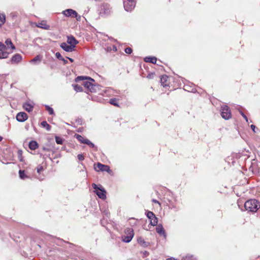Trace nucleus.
Returning a JSON list of instances; mask_svg holds the SVG:
<instances>
[{
    "mask_svg": "<svg viewBox=\"0 0 260 260\" xmlns=\"http://www.w3.org/2000/svg\"><path fill=\"white\" fill-rule=\"evenodd\" d=\"M75 81L76 82L82 81V83L81 84L82 85H83L85 88H87L91 92H94L96 91V87L92 82H94V80L91 78L84 76H78L76 78Z\"/></svg>",
    "mask_w": 260,
    "mask_h": 260,
    "instance_id": "obj_1",
    "label": "nucleus"
},
{
    "mask_svg": "<svg viewBox=\"0 0 260 260\" xmlns=\"http://www.w3.org/2000/svg\"><path fill=\"white\" fill-rule=\"evenodd\" d=\"M244 208L248 212L255 213L260 208V202L255 199L248 200L245 203Z\"/></svg>",
    "mask_w": 260,
    "mask_h": 260,
    "instance_id": "obj_2",
    "label": "nucleus"
},
{
    "mask_svg": "<svg viewBox=\"0 0 260 260\" xmlns=\"http://www.w3.org/2000/svg\"><path fill=\"white\" fill-rule=\"evenodd\" d=\"M134 236V230L132 228H126L124 231V234L122 236V240L126 243L131 241Z\"/></svg>",
    "mask_w": 260,
    "mask_h": 260,
    "instance_id": "obj_3",
    "label": "nucleus"
},
{
    "mask_svg": "<svg viewBox=\"0 0 260 260\" xmlns=\"http://www.w3.org/2000/svg\"><path fill=\"white\" fill-rule=\"evenodd\" d=\"M92 186L95 190L94 192L99 198L103 200L106 198V191L102 186L99 187L98 185L94 183L92 184Z\"/></svg>",
    "mask_w": 260,
    "mask_h": 260,
    "instance_id": "obj_4",
    "label": "nucleus"
},
{
    "mask_svg": "<svg viewBox=\"0 0 260 260\" xmlns=\"http://www.w3.org/2000/svg\"><path fill=\"white\" fill-rule=\"evenodd\" d=\"M221 116L225 120H229L232 118V113L230 108L226 105H222L220 109Z\"/></svg>",
    "mask_w": 260,
    "mask_h": 260,
    "instance_id": "obj_5",
    "label": "nucleus"
},
{
    "mask_svg": "<svg viewBox=\"0 0 260 260\" xmlns=\"http://www.w3.org/2000/svg\"><path fill=\"white\" fill-rule=\"evenodd\" d=\"M62 13L66 17L76 18L77 21H80L81 16L78 14L77 12L73 9H68L63 11Z\"/></svg>",
    "mask_w": 260,
    "mask_h": 260,
    "instance_id": "obj_6",
    "label": "nucleus"
},
{
    "mask_svg": "<svg viewBox=\"0 0 260 260\" xmlns=\"http://www.w3.org/2000/svg\"><path fill=\"white\" fill-rule=\"evenodd\" d=\"M111 12V8L108 4L104 3L101 6L100 14L102 16L108 15Z\"/></svg>",
    "mask_w": 260,
    "mask_h": 260,
    "instance_id": "obj_7",
    "label": "nucleus"
},
{
    "mask_svg": "<svg viewBox=\"0 0 260 260\" xmlns=\"http://www.w3.org/2000/svg\"><path fill=\"white\" fill-rule=\"evenodd\" d=\"M136 4V0H124L123 6L125 11L130 12L134 9Z\"/></svg>",
    "mask_w": 260,
    "mask_h": 260,
    "instance_id": "obj_8",
    "label": "nucleus"
},
{
    "mask_svg": "<svg viewBox=\"0 0 260 260\" xmlns=\"http://www.w3.org/2000/svg\"><path fill=\"white\" fill-rule=\"evenodd\" d=\"M146 215L147 218L150 220L151 225L155 226L157 224V218L152 212L148 211L146 212Z\"/></svg>",
    "mask_w": 260,
    "mask_h": 260,
    "instance_id": "obj_9",
    "label": "nucleus"
},
{
    "mask_svg": "<svg viewBox=\"0 0 260 260\" xmlns=\"http://www.w3.org/2000/svg\"><path fill=\"white\" fill-rule=\"evenodd\" d=\"M94 169L96 171H106L109 172L110 171L108 166L102 164L100 162L97 163Z\"/></svg>",
    "mask_w": 260,
    "mask_h": 260,
    "instance_id": "obj_10",
    "label": "nucleus"
},
{
    "mask_svg": "<svg viewBox=\"0 0 260 260\" xmlns=\"http://www.w3.org/2000/svg\"><path fill=\"white\" fill-rule=\"evenodd\" d=\"M16 118L18 121L23 122L28 119V115L24 112H20L17 113Z\"/></svg>",
    "mask_w": 260,
    "mask_h": 260,
    "instance_id": "obj_11",
    "label": "nucleus"
},
{
    "mask_svg": "<svg viewBox=\"0 0 260 260\" xmlns=\"http://www.w3.org/2000/svg\"><path fill=\"white\" fill-rule=\"evenodd\" d=\"M34 103L32 102H26L23 104V108L28 112L33 110Z\"/></svg>",
    "mask_w": 260,
    "mask_h": 260,
    "instance_id": "obj_12",
    "label": "nucleus"
},
{
    "mask_svg": "<svg viewBox=\"0 0 260 260\" xmlns=\"http://www.w3.org/2000/svg\"><path fill=\"white\" fill-rule=\"evenodd\" d=\"M60 46L63 50L67 52H72L74 50V46L69 45L66 43H62Z\"/></svg>",
    "mask_w": 260,
    "mask_h": 260,
    "instance_id": "obj_13",
    "label": "nucleus"
},
{
    "mask_svg": "<svg viewBox=\"0 0 260 260\" xmlns=\"http://www.w3.org/2000/svg\"><path fill=\"white\" fill-rule=\"evenodd\" d=\"M22 59V56L19 54H15L11 58L10 61L12 63H17Z\"/></svg>",
    "mask_w": 260,
    "mask_h": 260,
    "instance_id": "obj_14",
    "label": "nucleus"
},
{
    "mask_svg": "<svg viewBox=\"0 0 260 260\" xmlns=\"http://www.w3.org/2000/svg\"><path fill=\"white\" fill-rule=\"evenodd\" d=\"M67 42L70 45L74 46V48L75 47L76 45L78 43V41H77L73 36H68Z\"/></svg>",
    "mask_w": 260,
    "mask_h": 260,
    "instance_id": "obj_15",
    "label": "nucleus"
},
{
    "mask_svg": "<svg viewBox=\"0 0 260 260\" xmlns=\"http://www.w3.org/2000/svg\"><path fill=\"white\" fill-rule=\"evenodd\" d=\"M168 76L166 75H164L161 76L160 83H161V85L163 87H167L169 86V83L168 82Z\"/></svg>",
    "mask_w": 260,
    "mask_h": 260,
    "instance_id": "obj_16",
    "label": "nucleus"
},
{
    "mask_svg": "<svg viewBox=\"0 0 260 260\" xmlns=\"http://www.w3.org/2000/svg\"><path fill=\"white\" fill-rule=\"evenodd\" d=\"M156 232L161 236H163L165 238L166 237V234L165 231L161 224H158L156 228Z\"/></svg>",
    "mask_w": 260,
    "mask_h": 260,
    "instance_id": "obj_17",
    "label": "nucleus"
},
{
    "mask_svg": "<svg viewBox=\"0 0 260 260\" xmlns=\"http://www.w3.org/2000/svg\"><path fill=\"white\" fill-rule=\"evenodd\" d=\"M144 60L146 62H150L153 64H155L157 58L154 56H147L144 58Z\"/></svg>",
    "mask_w": 260,
    "mask_h": 260,
    "instance_id": "obj_18",
    "label": "nucleus"
},
{
    "mask_svg": "<svg viewBox=\"0 0 260 260\" xmlns=\"http://www.w3.org/2000/svg\"><path fill=\"white\" fill-rule=\"evenodd\" d=\"M29 148L31 150H35L39 147L38 143L36 141H31L29 142Z\"/></svg>",
    "mask_w": 260,
    "mask_h": 260,
    "instance_id": "obj_19",
    "label": "nucleus"
},
{
    "mask_svg": "<svg viewBox=\"0 0 260 260\" xmlns=\"http://www.w3.org/2000/svg\"><path fill=\"white\" fill-rule=\"evenodd\" d=\"M75 137L78 140V141L82 144H86V142L88 140V139L78 134H76Z\"/></svg>",
    "mask_w": 260,
    "mask_h": 260,
    "instance_id": "obj_20",
    "label": "nucleus"
},
{
    "mask_svg": "<svg viewBox=\"0 0 260 260\" xmlns=\"http://www.w3.org/2000/svg\"><path fill=\"white\" fill-rule=\"evenodd\" d=\"M38 27L43 28L44 29L48 30L49 29L50 26L47 25L46 23L44 21H42L41 22L38 23L37 25Z\"/></svg>",
    "mask_w": 260,
    "mask_h": 260,
    "instance_id": "obj_21",
    "label": "nucleus"
},
{
    "mask_svg": "<svg viewBox=\"0 0 260 260\" xmlns=\"http://www.w3.org/2000/svg\"><path fill=\"white\" fill-rule=\"evenodd\" d=\"M182 259V260H198L197 257L194 255L189 254H187L185 256H183Z\"/></svg>",
    "mask_w": 260,
    "mask_h": 260,
    "instance_id": "obj_22",
    "label": "nucleus"
},
{
    "mask_svg": "<svg viewBox=\"0 0 260 260\" xmlns=\"http://www.w3.org/2000/svg\"><path fill=\"white\" fill-rule=\"evenodd\" d=\"M6 22V15L4 13H0V27Z\"/></svg>",
    "mask_w": 260,
    "mask_h": 260,
    "instance_id": "obj_23",
    "label": "nucleus"
},
{
    "mask_svg": "<svg viewBox=\"0 0 260 260\" xmlns=\"http://www.w3.org/2000/svg\"><path fill=\"white\" fill-rule=\"evenodd\" d=\"M41 124L42 126L45 128L47 131H50L51 130V126L46 121H42Z\"/></svg>",
    "mask_w": 260,
    "mask_h": 260,
    "instance_id": "obj_24",
    "label": "nucleus"
},
{
    "mask_svg": "<svg viewBox=\"0 0 260 260\" xmlns=\"http://www.w3.org/2000/svg\"><path fill=\"white\" fill-rule=\"evenodd\" d=\"M9 53L5 51H0V59L7 58Z\"/></svg>",
    "mask_w": 260,
    "mask_h": 260,
    "instance_id": "obj_25",
    "label": "nucleus"
},
{
    "mask_svg": "<svg viewBox=\"0 0 260 260\" xmlns=\"http://www.w3.org/2000/svg\"><path fill=\"white\" fill-rule=\"evenodd\" d=\"M74 90L77 92H81L83 91V87L79 84H75L73 85Z\"/></svg>",
    "mask_w": 260,
    "mask_h": 260,
    "instance_id": "obj_26",
    "label": "nucleus"
},
{
    "mask_svg": "<svg viewBox=\"0 0 260 260\" xmlns=\"http://www.w3.org/2000/svg\"><path fill=\"white\" fill-rule=\"evenodd\" d=\"M5 44H6V45H7L8 46H9V45H10V47L11 49H14L15 48L14 45L13 44L12 42V41L10 39H7L6 41H5Z\"/></svg>",
    "mask_w": 260,
    "mask_h": 260,
    "instance_id": "obj_27",
    "label": "nucleus"
},
{
    "mask_svg": "<svg viewBox=\"0 0 260 260\" xmlns=\"http://www.w3.org/2000/svg\"><path fill=\"white\" fill-rule=\"evenodd\" d=\"M109 103L114 106L119 107L118 104V100L115 98H113L110 100Z\"/></svg>",
    "mask_w": 260,
    "mask_h": 260,
    "instance_id": "obj_28",
    "label": "nucleus"
},
{
    "mask_svg": "<svg viewBox=\"0 0 260 260\" xmlns=\"http://www.w3.org/2000/svg\"><path fill=\"white\" fill-rule=\"evenodd\" d=\"M19 174L20 178L22 179L27 178V176L25 174V171L24 170H19Z\"/></svg>",
    "mask_w": 260,
    "mask_h": 260,
    "instance_id": "obj_29",
    "label": "nucleus"
},
{
    "mask_svg": "<svg viewBox=\"0 0 260 260\" xmlns=\"http://www.w3.org/2000/svg\"><path fill=\"white\" fill-rule=\"evenodd\" d=\"M45 107L46 110H47L50 115H53L54 114L53 108H51L48 105H46Z\"/></svg>",
    "mask_w": 260,
    "mask_h": 260,
    "instance_id": "obj_30",
    "label": "nucleus"
},
{
    "mask_svg": "<svg viewBox=\"0 0 260 260\" xmlns=\"http://www.w3.org/2000/svg\"><path fill=\"white\" fill-rule=\"evenodd\" d=\"M17 154H18V158L19 160L20 161H23V156H22V151L21 150H19L17 152Z\"/></svg>",
    "mask_w": 260,
    "mask_h": 260,
    "instance_id": "obj_31",
    "label": "nucleus"
},
{
    "mask_svg": "<svg viewBox=\"0 0 260 260\" xmlns=\"http://www.w3.org/2000/svg\"><path fill=\"white\" fill-rule=\"evenodd\" d=\"M55 141L58 144H62L63 143V139L60 137L56 136L55 137Z\"/></svg>",
    "mask_w": 260,
    "mask_h": 260,
    "instance_id": "obj_32",
    "label": "nucleus"
},
{
    "mask_svg": "<svg viewBox=\"0 0 260 260\" xmlns=\"http://www.w3.org/2000/svg\"><path fill=\"white\" fill-rule=\"evenodd\" d=\"M41 60V57L39 55H37L35 57H34L32 59H31L30 62L31 63H34V62H36V61H40Z\"/></svg>",
    "mask_w": 260,
    "mask_h": 260,
    "instance_id": "obj_33",
    "label": "nucleus"
},
{
    "mask_svg": "<svg viewBox=\"0 0 260 260\" xmlns=\"http://www.w3.org/2000/svg\"><path fill=\"white\" fill-rule=\"evenodd\" d=\"M86 144L89 146L90 148H95L97 149V148L95 146L94 144L90 142L89 140L86 142Z\"/></svg>",
    "mask_w": 260,
    "mask_h": 260,
    "instance_id": "obj_34",
    "label": "nucleus"
},
{
    "mask_svg": "<svg viewBox=\"0 0 260 260\" xmlns=\"http://www.w3.org/2000/svg\"><path fill=\"white\" fill-rule=\"evenodd\" d=\"M6 49V46L2 42H0V51H5Z\"/></svg>",
    "mask_w": 260,
    "mask_h": 260,
    "instance_id": "obj_35",
    "label": "nucleus"
},
{
    "mask_svg": "<svg viewBox=\"0 0 260 260\" xmlns=\"http://www.w3.org/2000/svg\"><path fill=\"white\" fill-rule=\"evenodd\" d=\"M125 51V52L127 54H131L133 52V50L130 47H127L124 50Z\"/></svg>",
    "mask_w": 260,
    "mask_h": 260,
    "instance_id": "obj_36",
    "label": "nucleus"
},
{
    "mask_svg": "<svg viewBox=\"0 0 260 260\" xmlns=\"http://www.w3.org/2000/svg\"><path fill=\"white\" fill-rule=\"evenodd\" d=\"M239 112L240 113V114L242 115V116L246 120V121H248V118L247 116L245 115V114L240 110H239Z\"/></svg>",
    "mask_w": 260,
    "mask_h": 260,
    "instance_id": "obj_37",
    "label": "nucleus"
},
{
    "mask_svg": "<svg viewBox=\"0 0 260 260\" xmlns=\"http://www.w3.org/2000/svg\"><path fill=\"white\" fill-rule=\"evenodd\" d=\"M55 56L59 60H61L62 59V58L61 54L59 52H56L55 53Z\"/></svg>",
    "mask_w": 260,
    "mask_h": 260,
    "instance_id": "obj_38",
    "label": "nucleus"
},
{
    "mask_svg": "<svg viewBox=\"0 0 260 260\" xmlns=\"http://www.w3.org/2000/svg\"><path fill=\"white\" fill-rule=\"evenodd\" d=\"M77 157L80 160H83L84 159V157L82 154H78Z\"/></svg>",
    "mask_w": 260,
    "mask_h": 260,
    "instance_id": "obj_39",
    "label": "nucleus"
},
{
    "mask_svg": "<svg viewBox=\"0 0 260 260\" xmlns=\"http://www.w3.org/2000/svg\"><path fill=\"white\" fill-rule=\"evenodd\" d=\"M10 16L14 19L17 17V13L16 12H12L10 14Z\"/></svg>",
    "mask_w": 260,
    "mask_h": 260,
    "instance_id": "obj_40",
    "label": "nucleus"
},
{
    "mask_svg": "<svg viewBox=\"0 0 260 260\" xmlns=\"http://www.w3.org/2000/svg\"><path fill=\"white\" fill-rule=\"evenodd\" d=\"M43 168L42 166L38 167V168H37V172L38 173H40L43 170Z\"/></svg>",
    "mask_w": 260,
    "mask_h": 260,
    "instance_id": "obj_41",
    "label": "nucleus"
},
{
    "mask_svg": "<svg viewBox=\"0 0 260 260\" xmlns=\"http://www.w3.org/2000/svg\"><path fill=\"white\" fill-rule=\"evenodd\" d=\"M138 242L139 243H145L144 240L141 237L138 239Z\"/></svg>",
    "mask_w": 260,
    "mask_h": 260,
    "instance_id": "obj_42",
    "label": "nucleus"
},
{
    "mask_svg": "<svg viewBox=\"0 0 260 260\" xmlns=\"http://www.w3.org/2000/svg\"><path fill=\"white\" fill-rule=\"evenodd\" d=\"M250 127L252 129V130L253 131V132H254V133L256 132L255 131L256 126L254 125H253V124L251 125Z\"/></svg>",
    "mask_w": 260,
    "mask_h": 260,
    "instance_id": "obj_43",
    "label": "nucleus"
},
{
    "mask_svg": "<svg viewBox=\"0 0 260 260\" xmlns=\"http://www.w3.org/2000/svg\"><path fill=\"white\" fill-rule=\"evenodd\" d=\"M152 202L153 203H156V204H158L159 205H160V203L157 200H156V199H152Z\"/></svg>",
    "mask_w": 260,
    "mask_h": 260,
    "instance_id": "obj_44",
    "label": "nucleus"
},
{
    "mask_svg": "<svg viewBox=\"0 0 260 260\" xmlns=\"http://www.w3.org/2000/svg\"><path fill=\"white\" fill-rule=\"evenodd\" d=\"M60 60H62L64 64H66L68 63V61L63 57L62 58V59Z\"/></svg>",
    "mask_w": 260,
    "mask_h": 260,
    "instance_id": "obj_45",
    "label": "nucleus"
},
{
    "mask_svg": "<svg viewBox=\"0 0 260 260\" xmlns=\"http://www.w3.org/2000/svg\"><path fill=\"white\" fill-rule=\"evenodd\" d=\"M153 75H154L153 74H149V75L147 76V78L151 79V78H152L153 77Z\"/></svg>",
    "mask_w": 260,
    "mask_h": 260,
    "instance_id": "obj_46",
    "label": "nucleus"
},
{
    "mask_svg": "<svg viewBox=\"0 0 260 260\" xmlns=\"http://www.w3.org/2000/svg\"><path fill=\"white\" fill-rule=\"evenodd\" d=\"M76 122L80 124H81V123H82V120L81 119H79L78 120H76Z\"/></svg>",
    "mask_w": 260,
    "mask_h": 260,
    "instance_id": "obj_47",
    "label": "nucleus"
},
{
    "mask_svg": "<svg viewBox=\"0 0 260 260\" xmlns=\"http://www.w3.org/2000/svg\"><path fill=\"white\" fill-rule=\"evenodd\" d=\"M67 58H68V59H69V60H70L71 62H73L74 61V59H72V58H71L67 57Z\"/></svg>",
    "mask_w": 260,
    "mask_h": 260,
    "instance_id": "obj_48",
    "label": "nucleus"
},
{
    "mask_svg": "<svg viewBox=\"0 0 260 260\" xmlns=\"http://www.w3.org/2000/svg\"><path fill=\"white\" fill-rule=\"evenodd\" d=\"M167 260H177V259H175L174 258H168Z\"/></svg>",
    "mask_w": 260,
    "mask_h": 260,
    "instance_id": "obj_49",
    "label": "nucleus"
},
{
    "mask_svg": "<svg viewBox=\"0 0 260 260\" xmlns=\"http://www.w3.org/2000/svg\"><path fill=\"white\" fill-rule=\"evenodd\" d=\"M191 92H195V90H194L193 89H192L190 91Z\"/></svg>",
    "mask_w": 260,
    "mask_h": 260,
    "instance_id": "obj_50",
    "label": "nucleus"
},
{
    "mask_svg": "<svg viewBox=\"0 0 260 260\" xmlns=\"http://www.w3.org/2000/svg\"><path fill=\"white\" fill-rule=\"evenodd\" d=\"M3 137L2 136H0V141H1L3 140Z\"/></svg>",
    "mask_w": 260,
    "mask_h": 260,
    "instance_id": "obj_51",
    "label": "nucleus"
},
{
    "mask_svg": "<svg viewBox=\"0 0 260 260\" xmlns=\"http://www.w3.org/2000/svg\"><path fill=\"white\" fill-rule=\"evenodd\" d=\"M43 150H48V149L46 148L45 147H43Z\"/></svg>",
    "mask_w": 260,
    "mask_h": 260,
    "instance_id": "obj_52",
    "label": "nucleus"
},
{
    "mask_svg": "<svg viewBox=\"0 0 260 260\" xmlns=\"http://www.w3.org/2000/svg\"><path fill=\"white\" fill-rule=\"evenodd\" d=\"M25 128H26V129H28V126L26 125V126H25Z\"/></svg>",
    "mask_w": 260,
    "mask_h": 260,
    "instance_id": "obj_53",
    "label": "nucleus"
},
{
    "mask_svg": "<svg viewBox=\"0 0 260 260\" xmlns=\"http://www.w3.org/2000/svg\"><path fill=\"white\" fill-rule=\"evenodd\" d=\"M81 260H84V259H81Z\"/></svg>",
    "mask_w": 260,
    "mask_h": 260,
    "instance_id": "obj_54",
    "label": "nucleus"
}]
</instances>
